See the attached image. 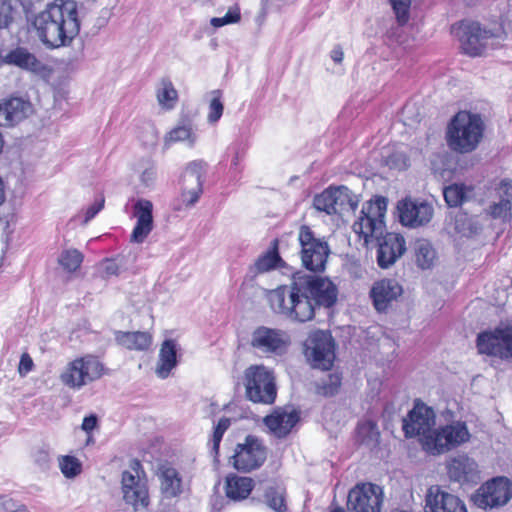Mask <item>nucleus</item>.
<instances>
[{
    "instance_id": "nucleus-1",
    "label": "nucleus",
    "mask_w": 512,
    "mask_h": 512,
    "mask_svg": "<svg viewBox=\"0 0 512 512\" xmlns=\"http://www.w3.org/2000/svg\"><path fill=\"white\" fill-rule=\"evenodd\" d=\"M267 299L274 312L291 320L305 322L313 318L316 305H334L337 300V289L326 278L312 274H297L290 285L268 291Z\"/></svg>"
},
{
    "instance_id": "nucleus-2",
    "label": "nucleus",
    "mask_w": 512,
    "mask_h": 512,
    "mask_svg": "<svg viewBox=\"0 0 512 512\" xmlns=\"http://www.w3.org/2000/svg\"><path fill=\"white\" fill-rule=\"evenodd\" d=\"M32 27L48 48L69 46L80 32L77 5L72 0H55L36 14Z\"/></svg>"
},
{
    "instance_id": "nucleus-3",
    "label": "nucleus",
    "mask_w": 512,
    "mask_h": 512,
    "mask_svg": "<svg viewBox=\"0 0 512 512\" xmlns=\"http://www.w3.org/2000/svg\"><path fill=\"white\" fill-rule=\"evenodd\" d=\"M484 131L481 117L466 111L457 113L447 129L448 146L459 153H469L477 148Z\"/></svg>"
},
{
    "instance_id": "nucleus-4",
    "label": "nucleus",
    "mask_w": 512,
    "mask_h": 512,
    "mask_svg": "<svg viewBox=\"0 0 512 512\" xmlns=\"http://www.w3.org/2000/svg\"><path fill=\"white\" fill-rule=\"evenodd\" d=\"M387 200L377 197L363 204L361 214L353 224V231L369 246L375 240H379L386 231L385 215Z\"/></svg>"
},
{
    "instance_id": "nucleus-5",
    "label": "nucleus",
    "mask_w": 512,
    "mask_h": 512,
    "mask_svg": "<svg viewBox=\"0 0 512 512\" xmlns=\"http://www.w3.org/2000/svg\"><path fill=\"white\" fill-rule=\"evenodd\" d=\"M246 397L261 404H272L277 396L274 371L263 364L251 365L244 371Z\"/></svg>"
},
{
    "instance_id": "nucleus-6",
    "label": "nucleus",
    "mask_w": 512,
    "mask_h": 512,
    "mask_svg": "<svg viewBox=\"0 0 512 512\" xmlns=\"http://www.w3.org/2000/svg\"><path fill=\"white\" fill-rule=\"evenodd\" d=\"M121 494L123 501L135 511L148 507V481L139 461H131L129 468L122 472Z\"/></svg>"
},
{
    "instance_id": "nucleus-7",
    "label": "nucleus",
    "mask_w": 512,
    "mask_h": 512,
    "mask_svg": "<svg viewBox=\"0 0 512 512\" xmlns=\"http://www.w3.org/2000/svg\"><path fill=\"white\" fill-rule=\"evenodd\" d=\"M471 433L466 422L455 420L437 429L425 440V451L440 455L468 443Z\"/></svg>"
},
{
    "instance_id": "nucleus-8",
    "label": "nucleus",
    "mask_w": 512,
    "mask_h": 512,
    "mask_svg": "<svg viewBox=\"0 0 512 512\" xmlns=\"http://www.w3.org/2000/svg\"><path fill=\"white\" fill-rule=\"evenodd\" d=\"M103 371L104 366L97 357L86 355L69 362L61 371L59 379L63 385L79 390L99 379Z\"/></svg>"
},
{
    "instance_id": "nucleus-9",
    "label": "nucleus",
    "mask_w": 512,
    "mask_h": 512,
    "mask_svg": "<svg viewBox=\"0 0 512 512\" xmlns=\"http://www.w3.org/2000/svg\"><path fill=\"white\" fill-rule=\"evenodd\" d=\"M303 354L312 368L329 370L336 358L335 341L327 331H313L304 341Z\"/></svg>"
},
{
    "instance_id": "nucleus-10",
    "label": "nucleus",
    "mask_w": 512,
    "mask_h": 512,
    "mask_svg": "<svg viewBox=\"0 0 512 512\" xmlns=\"http://www.w3.org/2000/svg\"><path fill=\"white\" fill-rule=\"evenodd\" d=\"M477 348L481 354L512 360V321L501 323L494 330L479 334Z\"/></svg>"
},
{
    "instance_id": "nucleus-11",
    "label": "nucleus",
    "mask_w": 512,
    "mask_h": 512,
    "mask_svg": "<svg viewBox=\"0 0 512 512\" xmlns=\"http://www.w3.org/2000/svg\"><path fill=\"white\" fill-rule=\"evenodd\" d=\"M250 344L265 357L282 356L291 345V337L285 330L260 326L253 331Z\"/></svg>"
},
{
    "instance_id": "nucleus-12",
    "label": "nucleus",
    "mask_w": 512,
    "mask_h": 512,
    "mask_svg": "<svg viewBox=\"0 0 512 512\" xmlns=\"http://www.w3.org/2000/svg\"><path fill=\"white\" fill-rule=\"evenodd\" d=\"M301 260L310 271H323L329 255V246L323 239L316 238L308 226H301L298 232Z\"/></svg>"
},
{
    "instance_id": "nucleus-13",
    "label": "nucleus",
    "mask_w": 512,
    "mask_h": 512,
    "mask_svg": "<svg viewBox=\"0 0 512 512\" xmlns=\"http://www.w3.org/2000/svg\"><path fill=\"white\" fill-rule=\"evenodd\" d=\"M313 206L328 215H343L357 208L358 199L347 187H330L314 197Z\"/></svg>"
},
{
    "instance_id": "nucleus-14",
    "label": "nucleus",
    "mask_w": 512,
    "mask_h": 512,
    "mask_svg": "<svg viewBox=\"0 0 512 512\" xmlns=\"http://www.w3.org/2000/svg\"><path fill=\"white\" fill-rule=\"evenodd\" d=\"M512 498V482L506 477H495L481 485L473 495L475 505L482 509L506 505Z\"/></svg>"
},
{
    "instance_id": "nucleus-15",
    "label": "nucleus",
    "mask_w": 512,
    "mask_h": 512,
    "mask_svg": "<svg viewBox=\"0 0 512 512\" xmlns=\"http://www.w3.org/2000/svg\"><path fill=\"white\" fill-rule=\"evenodd\" d=\"M435 412L422 402H416L413 409L403 420V430L406 437L418 436L425 450V440L434 433Z\"/></svg>"
},
{
    "instance_id": "nucleus-16",
    "label": "nucleus",
    "mask_w": 512,
    "mask_h": 512,
    "mask_svg": "<svg viewBox=\"0 0 512 512\" xmlns=\"http://www.w3.org/2000/svg\"><path fill=\"white\" fill-rule=\"evenodd\" d=\"M457 30L465 54L480 56L494 45V34L482 29L477 22H463Z\"/></svg>"
},
{
    "instance_id": "nucleus-17",
    "label": "nucleus",
    "mask_w": 512,
    "mask_h": 512,
    "mask_svg": "<svg viewBox=\"0 0 512 512\" xmlns=\"http://www.w3.org/2000/svg\"><path fill=\"white\" fill-rule=\"evenodd\" d=\"M266 455V449L262 442L249 435L243 443L237 444L232 456V464L238 471L250 472L265 462Z\"/></svg>"
},
{
    "instance_id": "nucleus-18",
    "label": "nucleus",
    "mask_w": 512,
    "mask_h": 512,
    "mask_svg": "<svg viewBox=\"0 0 512 512\" xmlns=\"http://www.w3.org/2000/svg\"><path fill=\"white\" fill-rule=\"evenodd\" d=\"M383 490L372 483L357 484L348 493L347 507L350 512H380Z\"/></svg>"
},
{
    "instance_id": "nucleus-19",
    "label": "nucleus",
    "mask_w": 512,
    "mask_h": 512,
    "mask_svg": "<svg viewBox=\"0 0 512 512\" xmlns=\"http://www.w3.org/2000/svg\"><path fill=\"white\" fill-rule=\"evenodd\" d=\"M397 209L401 224L410 228H418L428 224L434 215V208L431 203L412 198L399 201Z\"/></svg>"
},
{
    "instance_id": "nucleus-20",
    "label": "nucleus",
    "mask_w": 512,
    "mask_h": 512,
    "mask_svg": "<svg viewBox=\"0 0 512 512\" xmlns=\"http://www.w3.org/2000/svg\"><path fill=\"white\" fill-rule=\"evenodd\" d=\"M425 512H467L465 504L455 495L431 486L425 497Z\"/></svg>"
},
{
    "instance_id": "nucleus-21",
    "label": "nucleus",
    "mask_w": 512,
    "mask_h": 512,
    "mask_svg": "<svg viewBox=\"0 0 512 512\" xmlns=\"http://www.w3.org/2000/svg\"><path fill=\"white\" fill-rule=\"evenodd\" d=\"M378 243L377 263L381 268H388L400 258L406 250L405 239L397 233H385Z\"/></svg>"
},
{
    "instance_id": "nucleus-22",
    "label": "nucleus",
    "mask_w": 512,
    "mask_h": 512,
    "mask_svg": "<svg viewBox=\"0 0 512 512\" xmlns=\"http://www.w3.org/2000/svg\"><path fill=\"white\" fill-rule=\"evenodd\" d=\"M153 204L147 199H139L134 205L136 224L132 230L130 241L141 244L153 230Z\"/></svg>"
},
{
    "instance_id": "nucleus-23",
    "label": "nucleus",
    "mask_w": 512,
    "mask_h": 512,
    "mask_svg": "<svg viewBox=\"0 0 512 512\" xmlns=\"http://www.w3.org/2000/svg\"><path fill=\"white\" fill-rule=\"evenodd\" d=\"M33 105L21 97L0 102V126H12L33 114Z\"/></svg>"
},
{
    "instance_id": "nucleus-24",
    "label": "nucleus",
    "mask_w": 512,
    "mask_h": 512,
    "mask_svg": "<svg viewBox=\"0 0 512 512\" xmlns=\"http://www.w3.org/2000/svg\"><path fill=\"white\" fill-rule=\"evenodd\" d=\"M403 293V288L395 279H381L376 281L370 291L374 307L377 311L386 310Z\"/></svg>"
},
{
    "instance_id": "nucleus-25",
    "label": "nucleus",
    "mask_w": 512,
    "mask_h": 512,
    "mask_svg": "<svg viewBox=\"0 0 512 512\" xmlns=\"http://www.w3.org/2000/svg\"><path fill=\"white\" fill-rule=\"evenodd\" d=\"M447 470L451 480L462 484L476 483L479 479L478 464L465 454L450 459Z\"/></svg>"
},
{
    "instance_id": "nucleus-26",
    "label": "nucleus",
    "mask_w": 512,
    "mask_h": 512,
    "mask_svg": "<svg viewBox=\"0 0 512 512\" xmlns=\"http://www.w3.org/2000/svg\"><path fill=\"white\" fill-rule=\"evenodd\" d=\"M0 62L35 74L42 72L45 68L43 63L24 47H16L6 54H0Z\"/></svg>"
},
{
    "instance_id": "nucleus-27",
    "label": "nucleus",
    "mask_w": 512,
    "mask_h": 512,
    "mask_svg": "<svg viewBox=\"0 0 512 512\" xmlns=\"http://www.w3.org/2000/svg\"><path fill=\"white\" fill-rule=\"evenodd\" d=\"M512 211V185L502 182L496 189L495 196L487 208V213L494 219L507 222Z\"/></svg>"
},
{
    "instance_id": "nucleus-28",
    "label": "nucleus",
    "mask_w": 512,
    "mask_h": 512,
    "mask_svg": "<svg viewBox=\"0 0 512 512\" xmlns=\"http://www.w3.org/2000/svg\"><path fill=\"white\" fill-rule=\"evenodd\" d=\"M299 415L293 409H277L264 418L269 431L276 437H285L298 422Z\"/></svg>"
},
{
    "instance_id": "nucleus-29",
    "label": "nucleus",
    "mask_w": 512,
    "mask_h": 512,
    "mask_svg": "<svg viewBox=\"0 0 512 512\" xmlns=\"http://www.w3.org/2000/svg\"><path fill=\"white\" fill-rule=\"evenodd\" d=\"M179 350L180 345L174 339H166L162 342L155 367V374L160 379L168 378L172 370L176 368L178 364L177 354Z\"/></svg>"
},
{
    "instance_id": "nucleus-30",
    "label": "nucleus",
    "mask_w": 512,
    "mask_h": 512,
    "mask_svg": "<svg viewBox=\"0 0 512 512\" xmlns=\"http://www.w3.org/2000/svg\"><path fill=\"white\" fill-rule=\"evenodd\" d=\"M254 486L255 482L250 477L229 474L225 478L224 491L229 500L239 502L249 497Z\"/></svg>"
},
{
    "instance_id": "nucleus-31",
    "label": "nucleus",
    "mask_w": 512,
    "mask_h": 512,
    "mask_svg": "<svg viewBox=\"0 0 512 512\" xmlns=\"http://www.w3.org/2000/svg\"><path fill=\"white\" fill-rule=\"evenodd\" d=\"M198 139L196 129L191 120L179 121L164 137L166 146L175 143H184L187 147L195 146Z\"/></svg>"
},
{
    "instance_id": "nucleus-32",
    "label": "nucleus",
    "mask_w": 512,
    "mask_h": 512,
    "mask_svg": "<svg viewBox=\"0 0 512 512\" xmlns=\"http://www.w3.org/2000/svg\"><path fill=\"white\" fill-rule=\"evenodd\" d=\"M116 341L119 345L129 350H146L152 343V336L147 332H122L115 334Z\"/></svg>"
},
{
    "instance_id": "nucleus-33",
    "label": "nucleus",
    "mask_w": 512,
    "mask_h": 512,
    "mask_svg": "<svg viewBox=\"0 0 512 512\" xmlns=\"http://www.w3.org/2000/svg\"><path fill=\"white\" fill-rule=\"evenodd\" d=\"M159 481L161 492L166 498H173L181 493V479L175 468H160Z\"/></svg>"
},
{
    "instance_id": "nucleus-34",
    "label": "nucleus",
    "mask_w": 512,
    "mask_h": 512,
    "mask_svg": "<svg viewBox=\"0 0 512 512\" xmlns=\"http://www.w3.org/2000/svg\"><path fill=\"white\" fill-rule=\"evenodd\" d=\"M159 107L164 111H171L178 102V92L171 80L163 78L159 81L155 90Z\"/></svg>"
},
{
    "instance_id": "nucleus-35",
    "label": "nucleus",
    "mask_w": 512,
    "mask_h": 512,
    "mask_svg": "<svg viewBox=\"0 0 512 512\" xmlns=\"http://www.w3.org/2000/svg\"><path fill=\"white\" fill-rule=\"evenodd\" d=\"M206 163L202 160L190 162L182 174V188L203 190Z\"/></svg>"
},
{
    "instance_id": "nucleus-36",
    "label": "nucleus",
    "mask_w": 512,
    "mask_h": 512,
    "mask_svg": "<svg viewBox=\"0 0 512 512\" xmlns=\"http://www.w3.org/2000/svg\"><path fill=\"white\" fill-rule=\"evenodd\" d=\"M472 194L470 187L463 184H452L444 188L443 195L446 203L450 207H457L467 201Z\"/></svg>"
},
{
    "instance_id": "nucleus-37",
    "label": "nucleus",
    "mask_w": 512,
    "mask_h": 512,
    "mask_svg": "<svg viewBox=\"0 0 512 512\" xmlns=\"http://www.w3.org/2000/svg\"><path fill=\"white\" fill-rule=\"evenodd\" d=\"M265 502L275 512H285L287 509L285 488L280 485L270 486L265 492Z\"/></svg>"
},
{
    "instance_id": "nucleus-38",
    "label": "nucleus",
    "mask_w": 512,
    "mask_h": 512,
    "mask_svg": "<svg viewBox=\"0 0 512 512\" xmlns=\"http://www.w3.org/2000/svg\"><path fill=\"white\" fill-rule=\"evenodd\" d=\"M416 262L422 269H429L433 265L436 254L430 242L418 240L415 244Z\"/></svg>"
},
{
    "instance_id": "nucleus-39",
    "label": "nucleus",
    "mask_w": 512,
    "mask_h": 512,
    "mask_svg": "<svg viewBox=\"0 0 512 512\" xmlns=\"http://www.w3.org/2000/svg\"><path fill=\"white\" fill-rule=\"evenodd\" d=\"M57 462L61 473L67 479H73L82 472V462L73 455H60Z\"/></svg>"
},
{
    "instance_id": "nucleus-40",
    "label": "nucleus",
    "mask_w": 512,
    "mask_h": 512,
    "mask_svg": "<svg viewBox=\"0 0 512 512\" xmlns=\"http://www.w3.org/2000/svg\"><path fill=\"white\" fill-rule=\"evenodd\" d=\"M340 385L341 377L336 373L329 374L315 383V392L322 396H333L338 392Z\"/></svg>"
},
{
    "instance_id": "nucleus-41",
    "label": "nucleus",
    "mask_w": 512,
    "mask_h": 512,
    "mask_svg": "<svg viewBox=\"0 0 512 512\" xmlns=\"http://www.w3.org/2000/svg\"><path fill=\"white\" fill-rule=\"evenodd\" d=\"M221 91L213 90L210 92V102L207 112V122L210 125H215L223 115L224 105L221 101Z\"/></svg>"
},
{
    "instance_id": "nucleus-42",
    "label": "nucleus",
    "mask_w": 512,
    "mask_h": 512,
    "mask_svg": "<svg viewBox=\"0 0 512 512\" xmlns=\"http://www.w3.org/2000/svg\"><path fill=\"white\" fill-rule=\"evenodd\" d=\"M83 261V255L77 249H66L58 258V263L67 272H75Z\"/></svg>"
},
{
    "instance_id": "nucleus-43",
    "label": "nucleus",
    "mask_w": 512,
    "mask_h": 512,
    "mask_svg": "<svg viewBox=\"0 0 512 512\" xmlns=\"http://www.w3.org/2000/svg\"><path fill=\"white\" fill-rule=\"evenodd\" d=\"M241 20V10L239 5L230 6L223 17H213L210 24L214 28H220L225 25L237 24Z\"/></svg>"
},
{
    "instance_id": "nucleus-44",
    "label": "nucleus",
    "mask_w": 512,
    "mask_h": 512,
    "mask_svg": "<svg viewBox=\"0 0 512 512\" xmlns=\"http://www.w3.org/2000/svg\"><path fill=\"white\" fill-rule=\"evenodd\" d=\"M399 25H405L409 20L411 0H389Z\"/></svg>"
},
{
    "instance_id": "nucleus-45",
    "label": "nucleus",
    "mask_w": 512,
    "mask_h": 512,
    "mask_svg": "<svg viewBox=\"0 0 512 512\" xmlns=\"http://www.w3.org/2000/svg\"><path fill=\"white\" fill-rule=\"evenodd\" d=\"M280 257L276 251H268L255 262V269L259 273L267 272L276 267Z\"/></svg>"
},
{
    "instance_id": "nucleus-46",
    "label": "nucleus",
    "mask_w": 512,
    "mask_h": 512,
    "mask_svg": "<svg viewBox=\"0 0 512 512\" xmlns=\"http://www.w3.org/2000/svg\"><path fill=\"white\" fill-rule=\"evenodd\" d=\"M202 192L203 190L200 189L182 188L180 204L177 209L182 210L193 207L198 202Z\"/></svg>"
},
{
    "instance_id": "nucleus-47",
    "label": "nucleus",
    "mask_w": 512,
    "mask_h": 512,
    "mask_svg": "<svg viewBox=\"0 0 512 512\" xmlns=\"http://www.w3.org/2000/svg\"><path fill=\"white\" fill-rule=\"evenodd\" d=\"M140 181L144 187L153 185L156 177L155 166L150 160H144L139 167Z\"/></svg>"
},
{
    "instance_id": "nucleus-48",
    "label": "nucleus",
    "mask_w": 512,
    "mask_h": 512,
    "mask_svg": "<svg viewBox=\"0 0 512 512\" xmlns=\"http://www.w3.org/2000/svg\"><path fill=\"white\" fill-rule=\"evenodd\" d=\"M231 421L229 418L223 417L219 419L214 432H213V450L215 453L218 452L220 442L226 430L230 427Z\"/></svg>"
},
{
    "instance_id": "nucleus-49",
    "label": "nucleus",
    "mask_w": 512,
    "mask_h": 512,
    "mask_svg": "<svg viewBox=\"0 0 512 512\" xmlns=\"http://www.w3.org/2000/svg\"><path fill=\"white\" fill-rule=\"evenodd\" d=\"M13 21L12 5L4 0H0V29L8 28Z\"/></svg>"
},
{
    "instance_id": "nucleus-50",
    "label": "nucleus",
    "mask_w": 512,
    "mask_h": 512,
    "mask_svg": "<svg viewBox=\"0 0 512 512\" xmlns=\"http://www.w3.org/2000/svg\"><path fill=\"white\" fill-rule=\"evenodd\" d=\"M104 203H105V199L103 196H101L92 205H90L87 208V210L85 212L84 224H87L103 209Z\"/></svg>"
},
{
    "instance_id": "nucleus-51",
    "label": "nucleus",
    "mask_w": 512,
    "mask_h": 512,
    "mask_svg": "<svg viewBox=\"0 0 512 512\" xmlns=\"http://www.w3.org/2000/svg\"><path fill=\"white\" fill-rule=\"evenodd\" d=\"M32 367H33L32 358L28 354L24 353L20 358L19 367H18L19 373L21 375H26L27 373H29L32 370Z\"/></svg>"
},
{
    "instance_id": "nucleus-52",
    "label": "nucleus",
    "mask_w": 512,
    "mask_h": 512,
    "mask_svg": "<svg viewBox=\"0 0 512 512\" xmlns=\"http://www.w3.org/2000/svg\"><path fill=\"white\" fill-rule=\"evenodd\" d=\"M19 505L11 498L6 496H0V508L5 512H16Z\"/></svg>"
},
{
    "instance_id": "nucleus-53",
    "label": "nucleus",
    "mask_w": 512,
    "mask_h": 512,
    "mask_svg": "<svg viewBox=\"0 0 512 512\" xmlns=\"http://www.w3.org/2000/svg\"><path fill=\"white\" fill-rule=\"evenodd\" d=\"M97 425V418L94 415H90L88 417H85L82 422V429L89 433L91 432Z\"/></svg>"
},
{
    "instance_id": "nucleus-54",
    "label": "nucleus",
    "mask_w": 512,
    "mask_h": 512,
    "mask_svg": "<svg viewBox=\"0 0 512 512\" xmlns=\"http://www.w3.org/2000/svg\"><path fill=\"white\" fill-rule=\"evenodd\" d=\"M35 461L39 463L40 466H46L49 462L48 452L44 449L38 450L35 454Z\"/></svg>"
},
{
    "instance_id": "nucleus-55",
    "label": "nucleus",
    "mask_w": 512,
    "mask_h": 512,
    "mask_svg": "<svg viewBox=\"0 0 512 512\" xmlns=\"http://www.w3.org/2000/svg\"><path fill=\"white\" fill-rule=\"evenodd\" d=\"M343 57L344 53L340 47H335L331 51V58L333 59L334 62L340 63L343 60Z\"/></svg>"
},
{
    "instance_id": "nucleus-56",
    "label": "nucleus",
    "mask_w": 512,
    "mask_h": 512,
    "mask_svg": "<svg viewBox=\"0 0 512 512\" xmlns=\"http://www.w3.org/2000/svg\"><path fill=\"white\" fill-rule=\"evenodd\" d=\"M378 438H379V432L376 428V426L371 423V445L372 446H375L378 442Z\"/></svg>"
},
{
    "instance_id": "nucleus-57",
    "label": "nucleus",
    "mask_w": 512,
    "mask_h": 512,
    "mask_svg": "<svg viewBox=\"0 0 512 512\" xmlns=\"http://www.w3.org/2000/svg\"><path fill=\"white\" fill-rule=\"evenodd\" d=\"M116 270H117L116 265L113 262H108V264L106 266L107 273L114 274V273H116Z\"/></svg>"
},
{
    "instance_id": "nucleus-58",
    "label": "nucleus",
    "mask_w": 512,
    "mask_h": 512,
    "mask_svg": "<svg viewBox=\"0 0 512 512\" xmlns=\"http://www.w3.org/2000/svg\"><path fill=\"white\" fill-rule=\"evenodd\" d=\"M232 164H233L234 166H236V165L238 164V157H237V156L233 159Z\"/></svg>"
},
{
    "instance_id": "nucleus-59",
    "label": "nucleus",
    "mask_w": 512,
    "mask_h": 512,
    "mask_svg": "<svg viewBox=\"0 0 512 512\" xmlns=\"http://www.w3.org/2000/svg\"><path fill=\"white\" fill-rule=\"evenodd\" d=\"M332 512H344V511L342 509H336V510H334Z\"/></svg>"
}]
</instances>
